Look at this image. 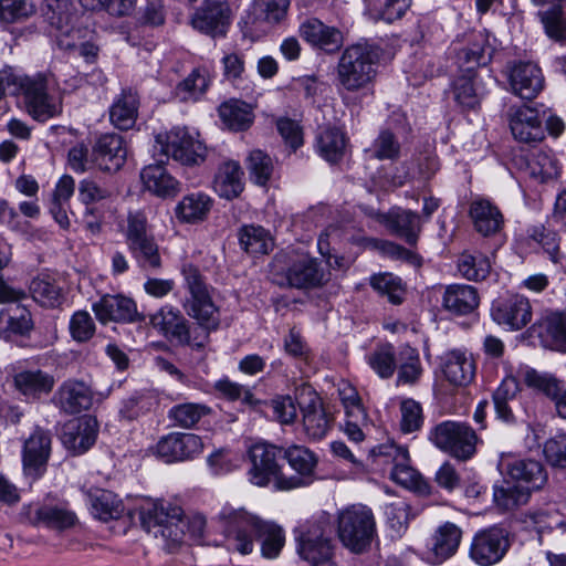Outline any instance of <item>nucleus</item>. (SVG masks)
I'll use <instances>...</instances> for the list:
<instances>
[{
	"label": "nucleus",
	"instance_id": "1",
	"mask_svg": "<svg viewBox=\"0 0 566 566\" xmlns=\"http://www.w3.org/2000/svg\"><path fill=\"white\" fill-rule=\"evenodd\" d=\"M228 551L241 555L253 552L255 543L261 545L264 558H276L285 543L284 531L277 524L261 518L244 507L224 505L218 514Z\"/></svg>",
	"mask_w": 566,
	"mask_h": 566
},
{
	"label": "nucleus",
	"instance_id": "2",
	"mask_svg": "<svg viewBox=\"0 0 566 566\" xmlns=\"http://www.w3.org/2000/svg\"><path fill=\"white\" fill-rule=\"evenodd\" d=\"M181 517V507L166 501H149L139 509V520L147 532L154 531L156 536L170 538L175 543H181L186 535L200 542L206 531V518L193 515L184 522Z\"/></svg>",
	"mask_w": 566,
	"mask_h": 566
},
{
	"label": "nucleus",
	"instance_id": "3",
	"mask_svg": "<svg viewBox=\"0 0 566 566\" xmlns=\"http://www.w3.org/2000/svg\"><path fill=\"white\" fill-rule=\"evenodd\" d=\"M379 55L368 44L346 48L336 65L338 92L358 93L369 91L377 76Z\"/></svg>",
	"mask_w": 566,
	"mask_h": 566
},
{
	"label": "nucleus",
	"instance_id": "4",
	"mask_svg": "<svg viewBox=\"0 0 566 566\" xmlns=\"http://www.w3.org/2000/svg\"><path fill=\"white\" fill-rule=\"evenodd\" d=\"M283 457V449L266 442H259L249 449L251 468L248 471L249 480L258 486H265L271 482L277 490L289 491L305 486L304 479L285 476L279 464Z\"/></svg>",
	"mask_w": 566,
	"mask_h": 566
},
{
	"label": "nucleus",
	"instance_id": "5",
	"mask_svg": "<svg viewBox=\"0 0 566 566\" xmlns=\"http://www.w3.org/2000/svg\"><path fill=\"white\" fill-rule=\"evenodd\" d=\"M277 283L296 289H311L323 284L325 274L319 262L303 249L276 255Z\"/></svg>",
	"mask_w": 566,
	"mask_h": 566
},
{
	"label": "nucleus",
	"instance_id": "6",
	"mask_svg": "<svg viewBox=\"0 0 566 566\" xmlns=\"http://www.w3.org/2000/svg\"><path fill=\"white\" fill-rule=\"evenodd\" d=\"M340 542L354 553H361L376 537V522L371 510L365 505H352L337 518Z\"/></svg>",
	"mask_w": 566,
	"mask_h": 566
},
{
	"label": "nucleus",
	"instance_id": "7",
	"mask_svg": "<svg viewBox=\"0 0 566 566\" xmlns=\"http://www.w3.org/2000/svg\"><path fill=\"white\" fill-rule=\"evenodd\" d=\"M154 151L185 166H197L206 160L208 149L198 134L190 133L186 127H174L156 135Z\"/></svg>",
	"mask_w": 566,
	"mask_h": 566
},
{
	"label": "nucleus",
	"instance_id": "8",
	"mask_svg": "<svg viewBox=\"0 0 566 566\" xmlns=\"http://www.w3.org/2000/svg\"><path fill=\"white\" fill-rule=\"evenodd\" d=\"M181 272L190 293V298L186 304L188 315L205 329L216 331L220 324L219 308L211 298L205 277L192 264H185Z\"/></svg>",
	"mask_w": 566,
	"mask_h": 566
},
{
	"label": "nucleus",
	"instance_id": "9",
	"mask_svg": "<svg viewBox=\"0 0 566 566\" xmlns=\"http://www.w3.org/2000/svg\"><path fill=\"white\" fill-rule=\"evenodd\" d=\"M429 440L453 458L465 461L476 451L478 436L469 424L447 420L431 429Z\"/></svg>",
	"mask_w": 566,
	"mask_h": 566
},
{
	"label": "nucleus",
	"instance_id": "10",
	"mask_svg": "<svg viewBox=\"0 0 566 566\" xmlns=\"http://www.w3.org/2000/svg\"><path fill=\"white\" fill-rule=\"evenodd\" d=\"M374 462L379 465L390 464V479L401 486L422 492L426 482L409 464V452L406 448L387 442L369 450Z\"/></svg>",
	"mask_w": 566,
	"mask_h": 566
},
{
	"label": "nucleus",
	"instance_id": "11",
	"mask_svg": "<svg viewBox=\"0 0 566 566\" xmlns=\"http://www.w3.org/2000/svg\"><path fill=\"white\" fill-rule=\"evenodd\" d=\"M198 2L190 17L191 27L212 38L224 36L233 18L230 3L206 0Z\"/></svg>",
	"mask_w": 566,
	"mask_h": 566
},
{
	"label": "nucleus",
	"instance_id": "12",
	"mask_svg": "<svg viewBox=\"0 0 566 566\" xmlns=\"http://www.w3.org/2000/svg\"><path fill=\"white\" fill-rule=\"evenodd\" d=\"M497 469L501 474L524 483L523 486L530 492L542 489L547 482V472L539 461L520 459L513 453H502Z\"/></svg>",
	"mask_w": 566,
	"mask_h": 566
},
{
	"label": "nucleus",
	"instance_id": "13",
	"mask_svg": "<svg viewBox=\"0 0 566 566\" xmlns=\"http://www.w3.org/2000/svg\"><path fill=\"white\" fill-rule=\"evenodd\" d=\"M297 541V552L310 566H336L333 560L331 541L325 533L323 523L313 524L301 531Z\"/></svg>",
	"mask_w": 566,
	"mask_h": 566
},
{
	"label": "nucleus",
	"instance_id": "14",
	"mask_svg": "<svg viewBox=\"0 0 566 566\" xmlns=\"http://www.w3.org/2000/svg\"><path fill=\"white\" fill-rule=\"evenodd\" d=\"M509 546L506 532L500 527H490L474 535L470 557L480 566H491L504 557Z\"/></svg>",
	"mask_w": 566,
	"mask_h": 566
},
{
	"label": "nucleus",
	"instance_id": "15",
	"mask_svg": "<svg viewBox=\"0 0 566 566\" xmlns=\"http://www.w3.org/2000/svg\"><path fill=\"white\" fill-rule=\"evenodd\" d=\"M202 450L203 442L199 436L181 432L161 437L154 448L155 454L167 463L191 460Z\"/></svg>",
	"mask_w": 566,
	"mask_h": 566
},
{
	"label": "nucleus",
	"instance_id": "16",
	"mask_svg": "<svg viewBox=\"0 0 566 566\" xmlns=\"http://www.w3.org/2000/svg\"><path fill=\"white\" fill-rule=\"evenodd\" d=\"M98 422L91 416L74 418L66 421L60 431L62 444L73 454H83L95 443Z\"/></svg>",
	"mask_w": 566,
	"mask_h": 566
},
{
	"label": "nucleus",
	"instance_id": "17",
	"mask_svg": "<svg viewBox=\"0 0 566 566\" xmlns=\"http://www.w3.org/2000/svg\"><path fill=\"white\" fill-rule=\"evenodd\" d=\"M97 321L105 325L109 322L133 323L144 321L137 311L136 303L122 294H106L92 304Z\"/></svg>",
	"mask_w": 566,
	"mask_h": 566
},
{
	"label": "nucleus",
	"instance_id": "18",
	"mask_svg": "<svg viewBox=\"0 0 566 566\" xmlns=\"http://www.w3.org/2000/svg\"><path fill=\"white\" fill-rule=\"evenodd\" d=\"M521 380L530 388L548 397L555 403L557 413L566 419V382L547 373H539L530 366L518 368Z\"/></svg>",
	"mask_w": 566,
	"mask_h": 566
},
{
	"label": "nucleus",
	"instance_id": "19",
	"mask_svg": "<svg viewBox=\"0 0 566 566\" xmlns=\"http://www.w3.org/2000/svg\"><path fill=\"white\" fill-rule=\"evenodd\" d=\"M544 115L527 105L511 106L507 118L515 139L522 143L541 142L544 138Z\"/></svg>",
	"mask_w": 566,
	"mask_h": 566
},
{
	"label": "nucleus",
	"instance_id": "20",
	"mask_svg": "<svg viewBox=\"0 0 566 566\" xmlns=\"http://www.w3.org/2000/svg\"><path fill=\"white\" fill-rule=\"evenodd\" d=\"M491 315L497 324L512 331H518L531 322L532 306L528 298L514 295L506 300L495 301L492 305Z\"/></svg>",
	"mask_w": 566,
	"mask_h": 566
},
{
	"label": "nucleus",
	"instance_id": "21",
	"mask_svg": "<svg viewBox=\"0 0 566 566\" xmlns=\"http://www.w3.org/2000/svg\"><path fill=\"white\" fill-rule=\"evenodd\" d=\"M462 531L451 522L440 525L433 533L424 553V558L432 565L442 564L453 556L461 543Z\"/></svg>",
	"mask_w": 566,
	"mask_h": 566
},
{
	"label": "nucleus",
	"instance_id": "22",
	"mask_svg": "<svg viewBox=\"0 0 566 566\" xmlns=\"http://www.w3.org/2000/svg\"><path fill=\"white\" fill-rule=\"evenodd\" d=\"M93 161L104 171H117L127 158L125 139L115 133L102 135L93 146Z\"/></svg>",
	"mask_w": 566,
	"mask_h": 566
},
{
	"label": "nucleus",
	"instance_id": "23",
	"mask_svg": "<svg viewBox=\"0 0 566 566\" xmlns=\"http://www.w3.org/2000/svg\"><path fill=\"white\" fill-rule=\"evenodd\" d=\"M544 347L566 353V314L560 312L544 313L531 327Z\"/></svg>",
	"mask_w": 566,
	"mask_h": 566
},
{
	"label": "nucleus",
	"instance_id": "24",
	"mask_svg": "<svg viewBox=\"0 0 566 566\" xmlns=\"http://www.w3.org/2000/svg\"><path fill=\"white\" fill-rule=\"evenodd\" d=\"M509 83L515 95L532 99L544 88V76L537 64L518 62L511 67Z\"/></svg>",
	"mask_w": 566,
	"mask_h": 566
},
{
	"label": "nucleus",
	"instance_id": "25",
	"mask_svg": "<svg viewBox=\"0 0 566 566\" xmlns=\"http://www.w3.org/2000/svg\"><path fill=\"white\" fill-rule=\"evenodd\" d=\"M303 430L308 439L321 440L332 429L334 416L322 399L313 394L306 403L301 405Z\"/></svg>",
	"mask_w": 566,
	"mask_h": 566
},
{
	"label": "nucleus",
	"instance_id": "26",
	"mask_svg": "<svg viewBox=\"0 0 566 566\" xmlns=\"http://www.w3.org/2000/svg\"><path fill=\"white\" fill-rule=\"evenodd\" d=\"M56 406L66 413L75 415L88 410L94 402V392L82 380L64 381L54 396Z\"/></svg>",
	"mask_w": 566,
	"mask_h": 566
},
{
	"label": "nucleus",
	"instance_id": "27",
	"mask_svg": "<svg viewBox=\"0 0 566 566\" xmlns=\"http://www.w3.org/2000/svg\"><path fill=\"white\" fill-rule=\"evenodd\" d=\"M298 33L312 46L327 53L336 52L344 43L343 34L337 28L326 25L316 18H310L302 22Z\"/></svg>",
	"mask_w": 566,
	"mask_h": 566
},
{
	"label": "nucleus",
	"instance_id": "28",
	"mask_svg": "<svg viewBox=\"0 0 566 566\" xmlns=\"http://www.w3.org/2000/svg\"><path fill=\"white\" fill-rule=\"evenodd\" d=\"M25 516L34 526L44 525L50 528L64 530L72 527L76 515L63 504L43 503L25 509Z\"/></svg>",
	"mask_w": 566,
	"mask_h": 566
},
{
	"label": "nucleus",
	"instance_id": "29",
	"mask_svg": "<svg viewBox=\"0 0 566 566\" xmlns=\"http://www.w3.org/2000/svg\"><path fill=\"white\" fill-rule=\"evenodd\" d=\"M51 454V436L48 431L36 428L23 446V464L28 474L40 476Z\"/></svg>",
	"mask_w": 566,
	"mask_h": 566
},
{
	"label": "nucleus",
	"instance_id": "30",
	"mask_svg": "<svg viewBox=\"0 0 566 566\" xmlns=\"http://www.w3.org/2000/svg\"><path fill=\"white\" fill-rule=\"evenodd\" d=\"M490 60L488 36L482 32H471L468 35V43L457 52V63L464 73H476V67L486 65Z\"/></svg>",
	"mask_w": 566,
	"mask_h": 566
},
{
	"label": "nucleus",
	"instance_id": "31",
	"mask_svg": "<svg viewBox=\"0 0 566 566\" xmlns=\"http://www.w3.org/2000/svg\"><path fill=\"white\" fill-rule=\"evenodd\" d=\"M54 36L57 46L62 50L77 51L86 60L97 55L98 48L92 41L93 32L86 27H76L72 22L67 27L57 29Z\"/></svg>",
	"mask_w": 566,
	"mask_h": 566
},
{
	"label": "nucleus",
	"instance_id": "32",
	"mask_svg": "<svg viewBox=\"0 0 566 566\" xmlns=\"http://www.w3.org/2000/svg\"><path fill=\"white\" fill-rule=\"evenodd\" d=\"M469 214L474 229L483 237L494 235L504 224L500 209L484 198H476L471 202Z\"/></svg>",
	"mask_w": 566,
	"mask_h": 566
},
{
	"label": "nucleus",
	"instance_id": "33",
	"mask_svg": "<svg viewBox=\"0 0 566 566\" xmlns=\"http://www.w3.org/2000/svg\"><path fill=\"white\" fill-rule=\"evenodd\" d=\"M139 96L132 88H124L109 107V120L118 129L128 130L136 124Z\"/></svg>",
	"mask_w": 566,
	"mask_h": 566
},
{
	"label": "nucleus",
	"instance_id": "34",
	"mask_svg": "<svg viewBox=\"0 0 566 566\" xmlns=\"http://www.w3.org/2000/svg\"><path fill=\"white\" fill-rule=\"evenodd\" d=\"M150 324L166 335H171L179 342L197 347H203V342L191 344L187 321L179 310L172 306H164L150 316Z\"/></svg>",
	"mask_w": 566,
	"mask_h": 566
},
{
	"label": "nucleus",
	"instance_id": "35",
	"mask_svg": "<svg viewBox=\"0 0 566 566\" xmlns=\"http://www.w3.org/2000/svg\"><path fill=\"white\" fill-rule=\"evenodd\" d=\"M480 297L478 290L468 284H451L444 290L442 305L454 315H468L478 308Z\"/></svg>",
	"mask_w": 566,
	"mask_h": 566
},
{
	"label": "nucleus",
	"instance_id": "36",
	"mask_svg": "<svg viewBox=\"0 0 566 566\" xmlns=\"http://www.w3.org/2000/svg\"><path fill=\"white\" fill-rule=\"evenodd\" d=\"M161 164L160 159L159 164L146 166L140 172L142 181L148 191L158 197L175 196L180 190L179 182L167 172Z\"/></svg>",
	"mask_w": 566,
	"mask_h": 566
},
{
	"label": "nucleus",
	"instance_id": "37",
	"mask_svg": "<svg viewBox=\"0 0 566 566\" xmlns=\"http://www.w3.org/2000/svg\"><path fill=\"white\" fill-rule=\"evenodd\" d=\"M91 512L94 517L107 522L119 518L125 510L120 499L113 492L103 489H91L86 492Z\"/></svg>",
	"mask_w": 566,
	"mask_h": 566
},
{
	"label": "nucleus",
	"instance_id": "38",
	"mask_svg": "<svg viewBox=\"0 0 566 566\" xmlns=\"http://www.w3.org/2000/svg\"><path fill=\"white\" fill-rule=\"evenodd\" d=\"M33 328L30 311L22 305L0 311V337L11 339L13 336H24Z\"/></svg>",
	"mask_w": 566,
	"mask_h": 566
},
{
	"label": "nucleus",
	"instance_id": "39",
	"mask_svg": "<svg viewBox=\"0 0 566 566\" xmlns=\"http://www.w3.org/2000/svg\"><path fill=\"white\" fill-rule=\"evenodd\" d=\"M442 370L451 385L465 386L473 379L475 367L471 357L460 350H451L444 356Z\"/></svg>",
	"mask_w": 566,
	"mask_h": 566
},
{
	"label": "nucleus",
	"instance_id": "40",
	"mask_svg": "<svg viewBox=\"0 0 566 566\" xmlns=\"http://www.w3.org/2000/svg\"><path fill=\"white\" fill-rule=\"evenodd\" d=\"M387 224L391 231L403 238L410 245H415L421 232V217L411 210L390 212Z\"/></svg>",
	"mask_w": 566,
	"mask_h": 566
},
{
	"label": "nucleus",
	"instance_id": "41",
	"mask_svg": "<svg viewBox=\"0 0 566 566\" xmlns=\"http://www.w3.org/2000/svg\"><path fill=\"white\" fill-rule=\"evenodd\" d=\"M212 207L211 198L203 192L185 196L176 207V216L187 223H196L207 218Z\"/></svg>",
	"mask_w": 566,
	"mask_h": 566
},
{
	"label": "nucleus",
	"instance_id": "42",
	"mask_svg": "<svg viewBox=\"0 0 566 566\" xmlns=\"http://www.w3.org/2000/svg\"><path fill=\"white\" fill-rule=\"evenodd\" d=\"M219 116L229 129L235 132L245 130L253 123L251 106L239 99L222 103L219 106Z\"/></svg>",
	"mask_w": 566,
	"mask_h": 566
},
{
	"label": "nucleus",
	"instance_id": "43",
	"mask_svg": "<svg viewBox=\"0 0 566 566\" xmlns=\"http://www.w3.org/2000/svg\"><path fill=\"white\" fill-rule=\"evenodd\" d=\"M242 170L237 161L224 163L214 179V189L226 199L237 198L243 190Z\"/></svg>",
	"mask_w": 566,
	"mask_h": 566
},
{
	"label": "nucleus",
	"instance_id": "44",
	"mask_svg": "<svg viewBox=\"0 0 566 566\" xmlns=\"http://www.w3.org/2000/svg\"><path fill=\"white\" fill-rule=\"evenodd\" d=\"M453 91L455 101L465 108H475L483 95V86L476 73L461 72L454 83Z\"/></svg>",
	"mask_w": 566,
	"mask_h": 566
},
{
	"label": "nucleus",
	"instance_id": "45",
	"mask_svg": "<svg viewBox=\"0 0 566 566\" xmlns=\"http://www.w3.org/2000/svg\"><path fill=\"white\" fill-rule=\"evenodd\" d=\"M209 85V71L206 67H197L177 84L175 95L182 102H196L207 92Z\"/></svg>",
	"mask_w": 566,
	"mask_h": 566
},
{
	"label": "nucleus",
	"instance_id": "46",
	"mask_svg": "<svg viewBox=\"0 0 566 566\" xmlns=\"http://www.w3.org/2000/svg\"><path fill=\"white\" fill-rule=\"evenodd\" d=\"M345 146V136L336 127H324L316 136L317 151L329 163H336L342 158Z\"/></svg>",
	"mask_w": 566,
	"mask_h": 566
},
{
	"label": "nucleus",
	"instance_id": "47",
	"mask_svg": "<svg viewBox=\"0 0 566 566\" xmlns=\"http://www.w3.org/2000/svg\"><path fill=\"white\" fill-rule=\"evenodd\" d=\"M398 384L413 385L422 375L419 353L409 345H403L397 354Z\"/></svg>",
	"mask_w": 566,
	"mask_h": 566
},
{
	"label": "nucleus",
	"instance_id": "48",
	"mask_svg": "<svg viewBox=\"0 0 566 566\" xmlns=\"http://www.w3.org/2000/svg\"><path fill=\"white\" fill-rule=\"evenodd\" d=\"M17 389L24 396L35 397L52 390L54 379L41 370H24L14 376Z\"/></svg>",
	"mask_w": 566,
	"mask_h": 566
},
{
	"label": "nucleus",
	"instance_id": "49",
	"mask_svg": "<svg viewBox=\"0 0 566 566\" xmlns=\"http://www.w3.org/2000/svg\"><path fill=\"white\" fill-rule=\"evenodd\" d=\"M32 298L42 306L55 307L61 303L62 290L49 275L34 277L29 286Z\"/></svg>",
	"mask_w": 566,
	"mask_h": 566
},
{
	"label": "nucleus",
	"instance_id": "50",
	"mask_svg": "<svg viewBox=\"0 0 566 566\" xmlns=\"http://www.w3.org/2000/svg\"><path fill=\"white\" fill-rule=\"evenodd\" d=\"M282 458L287 460L290 467L297 473L296 476L304 479L306 485L317 464L316 455L304 446L293 444L283 450Z\"/></svg>",
	"mask_w": 566,
	"mask_h": 566
},
{
	"label": "nucleus",
	"instance_id": "51",
	"mask_svg": "<svg viewBox=\"0 0 566 566\" xmlns=\"http://www.w3.org/2000/svg\"><path fill=\"white\" fill-rule=\"evenodd\" d=\"M530 176L541 182L558 175V163L549 150H535L526 161Z\"/></svg>",
	"mask_w": 566,
	"mask_h": 566
},
{
	"label": "nucleus",
	"instance_id": "52",
	"mask_svg": "<svg viewBox=\"0 0 566 566\" xmlns=\"http://www.w3.org/2000/svg\"><path fill=\"white\" fill-rule=\"evenodd\" d=\"M239 241L241 248L252 255L266 254L272 248V239L262 227H243L239 233Z\"/></svg>",
	"mask_w": 566,
	"mask_h": 566
},
{
	"label": "nucleus",
	"instance_id": "53",
	"mask_svg": "<svg viewBox=\"0 0 566 566\" xmlns=\"http://www.w3.org/2000/svg\"><path fill=\"white\" fill-rule=\"evenodd\" d=\"M460 275L469 281L485 280L491 271L490 260L481 253L463 252L458 259Z\"/></svg>",
	"mask_w": 566,
	"mask_h": 566
},
{
	"label": "nucleus",
	"instance_id": "54",
	"mask_svg": "<svg viewBox=\"0 0 566 566\" xmlns=\"http://www.w3.org/2000/svg\"><path fill=\"white\" fill-rule=\"evenodd\" d=\"M371 287L381 295H386L388 301L395 305L402 303L406 290L401 279L392 273H378L369 279Z\"/></svg>",
	"mask_w": 566,
	"mask_h": 566
},
{
	"label": "nucleus",
	"instance_id": "55",
	"mask_svg": "<svg viewBox=\"0 0 566 566\" xmlns=\"http://www.w3.org/2000/svg\"><path fill=\"white\" fill-rule=\"evenodd\" d=\"M127 245L133 256L137 260L142 268H160L161 259L159 254V249L153 235L146 239L132 242Z\"/></svg>",
	"mask_w": 566,
	"mask_h": 566
},
{
	"label": "nucleus",
	"instance_id": "56",
	"mask_svg": "<svg viewBox=\"0 0 566 566\" xmlns=\"http://www.w3.org/2000/svg\"><path fill=\"white\" fill-rule=\"evenodd\" d=\"M127 245L133 256L137 260L142 268H160L161 259L159 254V249L153 235L146 239L132 242Z\"/></svg>",
	"mask_w": 566,
	"mask_h": 566
},
{
	"label": "nucleus",
	"instance_id": "57",
	"mask_svg": "<svg viewBox=\"0 0 566 566\" xmlns=\"http://www.w3.org/2000/svg\"><path fill=\"white\" fill-rule=\"evenodd\" d=\"M44 14L55 30L67 27L76 18L73 0H46Z\"/></svg>",
	"mask_w": 566,
	"mask_h": 566
},
{
	"label": "nucleus",
	"instance_id": "58",
	"mask_svg": "<svg viewBox=\"0 0 566 566\" xmlns=\"http://www.w3.org/2000/svg\"><path fill=\"white\" fill-rule=\"evenodd\" d=\"M531 492L522 485H514L509 482L505 485L495 486L493 492L494 502L503 510H512L528 501Z\"/></svg>",
	"mask_w": 566,
	"mask_h": 566
},
{
	"label": "nucleus",
	"instance_id": "59",
	"mask_svg": "<svg viewBox=\"0 0 566 566\" xmlns=\"http://www.w3.org/2000/svg\"><path fill=\"white\" fill-rule=\"evenodd\" d=\"M209 412L210 408L206 405L187 402L172 407L169 411V417L177 426L189 429Z\"/></svg>",
	"mask_w": 566,
	"mask_h": 566
},
{
	"label": "nucleus",
	"instance_id": "60",
	"mask_svg": "<svg viewBox=\"0 0 566 566\" xmlns=\"http://www.w3.org/2000/svg\"><path fill=\"white\" fill-rule=\"evenodd\" d=\"M25 105L29 114L39 122H45L62 113L61 97L51 95L49 92Z\"/></svg>",
	"mask_w": 566,
	"mask_h": 566
},
{
	"label": "nucleus",
	"instance_id": "61",
	"mask_svg": "<svg viewBox=\"0 0 566 566\" xmlns=\"http://www.w3.org/2000/svg\"><path fill=\"white\" fill-rule=\"evenodd\" d=\"M271 157L260 149L252 150L248 157V170L251 178L260 186L266 185L273 172Z\"/></svg>",
	"mask_w": 566,
	"mask_h": 566
},
{
	"label": "nucleus",
	"instance_id": "62",
	"mask_svg": "<svg viewBox=\"0 0 566 566\" xmlns=\"http://www.w3.org/2000/svg\"><path fill=\"white\" fill-rule=\"evenodd\" d=\"M528 237L543 247L544 251L554 263L560 261L559 239L556 232L543 226H534L528 230Z\"/></svg>",
	"mask_w": 566,
	"mask_h": 566
},
{
	"label": "nucleus",
	"instance_id": "63",
	"mask_svg": "<svg viewBox=\"0 0 566 566\" xmlns=\"http://www.w3.org/2000/svg\"><path fill=\"white\" fill-rule=\"evenodd\" d=\"M368 363L381 378H389L397 367V355L391 345H386L371 353Z\"/></svg>",
	"mask_w": 566,
	"mask_h": 566
},
{
	"label": "nucleus",
	"instance_id": "64",
	"mask_svg": "<svg viewBox=\"0 0 566 566\" xmlns=\"http://www.w3.org/2000/svg\"><path fill=\"white\" fill-rule=\"evenodd\" d=\"M69 328L72 338L78 343L90 340L96 331L95 323L87 311L75 312L70 319Z\"/></svg>",
	"mask_w": 566,
	"mask_h": 566
}]
</instances>
